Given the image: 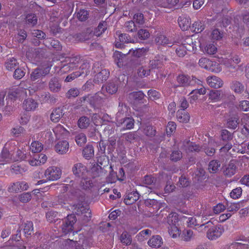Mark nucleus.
<instances>
[{"mask_svg":"<svg viewBox=\"0 0 249 249\" xmlns=\"http://www.w3.org/2000/svg\"><path fill=\"white\" fill-rule=\"evenodd\" d=\"M51 67L52 65L48 63L34 69L30 74V80L32 82L38 81L41 77H45L50 73Z\"/></svg>","mask_w":249,"mask_h":249,"instance_id":"nucleus-1","label":"nucleus"},{"mask_svg":"<svg viewBox=\"0 0 249 249\" xmlns=\"http://www.w3.org/2000/svg\"><path fill=\"white\" fill-rule=\"evenodd\" d=\"M213 222L210 220L200 225L201 227L209 228L207 236L209 239L214 240L220 237L222 232V229L217 226H213Z\"/></svg>","mask_w":249,"mask_h":249,"instance_id":"nucleus-2","label":"nucleus"},{"mask_svg":"<svg viewBox=\"0 0 249 249\" xmlns=\"http://www.w3.org/2000/svg\"><path fill=\"white\" fill-rule=\"evenodd\" d=\"M77 218L74 214L67 215L62 225V231L65 234L69 233L73 230V225L76 223Z\"/></svg>","mask_w":249,"mask_h":249,"instance_id":"nucleus-3","label":"nucleus"},{"mask_svg":"<svg viewBox=\"0 0 249 249\" xmlns=\"http://www.w3.org/2000/svg\"><path fill=\"white\" fill-rule=\"evenodd\" d=\"M74 207H75L74 210H75V213L77 215H82L84 214L83 219L85 222H87L90 220L91 213V211L88 206L85 207L82 204H78L74 205Z\"/></svg>","mask_w":249,"mask_h":249,"instance_id":"nucleus-4","label":"nucleus"},{"mask_svg":"<svg viewBox=\"0 0 249 249\" xmlns=\"http://www.w3.org/2000/svg\"><path fill=\"white\" fill-rule=\"evenodd\" d=\"M61 171L60 168L53 166L48 168L45 171V176L49 180H56L60 178Z\"/></svg>","mask_w":249,"mask_h":249,"instance_id":"nucleus-5","label":"nucleus"},{"mask_svg":"<svg viewBox=\"0 0 249 249\" xmlns=\"http://www.w3.org/2000/svg\"><path fill=\"white\" fill-rule=\"evenodd\" d=\"M72 172L76 178H80L85 176L88 170L87 167L82 163H77L73 165Z\"/></svg>","mask_w":249,"mask_h":249,"instance_id":"nucleus-6","label":"nucleus"},{"mask_svg":"<svg viewBox=\"0 0 249 249\" xmlns=\"http://www.w3.org/2000/svg\"><path fill=\"white\" fill-rule=\"evenodd\" d=\"M80 62V59L78 56L70 58H69V62L64 64L62 67V69L64 71L74 70L78 67Z\"/></svg>","mask_w":249,"mask_h":249,"instance_id":"nucleus-7","label":"nucleus"},{"mask_svg":"<svg viewBox=\"0 0 249 249\" xmlns=\"http://www.w3.org/2000/svg\"><path fill=\"white\" fill-rule=\"evenodd\" d=\"M49 89L51 91L56 93L61 89V84L59 78L57 77H52L49 82Z\"/></svg>","mask_w":249,"mask_h":249,"instance_id":"nucleus-8","label":"nucleus"},{"mask_svg":"<svg viewBox=\"0 0 249 249\" xmlns=\"http://www.w3.org/2000/svg\"><path fill=\"white\" fill-rule=\"evenodd\" d=\"M29 188L27 183L24 181L17 182L13 183L8 188V191L10 192H18L20 190H27Z\"/></svg>","mask_w":249,"mask_h":249,"instance_id":"nucleus-9","label":"nucleus"},{"mask_svg":"<svg viewBox=\"0 0 249 249\" xmlns=\"http://www.w3.org/2000/svg\"><path fill=\"white\" fill-rule=\"evenodd\" d=\"M178 23L182 31H186L191 27V19L184 15L180 16L178 18Z\"/></svg>","mask_w":249,"mask_h":249,"instance_id":"nucleus-10","label":"nucleus"},{"mask_svg":"<svg viewBox=\"0 0 249 249\" xmlns=\"http://www.w3.org/2000/svg\"><path fill=\"white\" fill-rule=\"evenodd\" d=\"M139 194L137 191L128 193L125 196L124 202L127 205H131L139 199Z\"/></svg>","mask_w":249,"mask_h":249,"instance_id":"nucleus-11","label":"nucleus"},{"mask_svg":"<svg viewBox=\"0 0 249 249\" xmlns=\"http://www.w3.org/2000/svg\"><path fill=\"white\" fill-rule=\"evenodd\" d=\"M87 65L85 64H83L82 66H81L79 67V69L81 70V71H77L74 72H73L72 73L68 75L67 77L65 79L66 82H71L73 79H74L75 78H77L80 75H82L83 74H84L85 75H87V72L86 71H85V72L84 71V70L86 68Z\"/></svg>","mask_w":249,"mask_h":249,"instance_id":"nucleus-12","label":"nucleus"},{"mask_svg":"<svg viewBox=\"0 0 249 249\" xmlns=\"http://www.w3.org/2000/svg\"><path fill=\"white\" fill-rule=\"evenodd\" d=\"M239 123V117L237 114L230 116L227 121V127L231 129H235Z\"/></svg>","mask_w":249,"mask_h":249,"instance_id":"nucleus-13","label":"nucleus"},{"mask_svg":"<svg viewBox=\"0 0 249 249\" xmlns=\"http://www.w3.org/2000/svg\"><path fill=\"white\" fill-rule=\"evenodd\" d=\"M177 81L180 86L185 87L194 85L193 81H190V77L184 74L177 76Z\"/></svg>","mask_w":249,"mask_h":249,"instance_id":"nucleus-14","label":"nucleus"},{"mask_svg":"<svg viewBox=\"0 0 249 249\" xmlns=\"http://www.w3.org/2000/svg\"><path fill=\"white\" fill-rule=\"evenodd\" d=\"M207 83L209 85L214 89L221 88L223 85L222 80L215 76H211L207 78Z\"/></svg>","mask_w":249,"mask_h":249,"instance_id":"nucleus-15","label":"nucleus"},{"mask_svg":"<svg viewBox=\"0 0 249 249\" xmlns=\"http://www.w3.org/2000/svg\"><path fill=\"white\" fill-rule=\"evenodd\" d=\"M69 148V143L66 141H59L55 146V151L61 154L66 153Z\"/></svg>","mask_w":249,"mask_h":249,"instance_id":"nucleus-16","label":"nucleus"},{"mask_svg":"<svg viewBox=\"0 0 249 249\" xmlns=\"http://www.w3.org/2000/svg\"><path fill=\"white\" fill-rule=\"evenodd\" d=\"M37 105V103L35 100L32 98H28L24 101L22 107L26 111H29L34 110Z\"/></svg>","mask_w":249,"mask_h":249,"instance_id":"nucleus-17","label":"nucleus"},{"mask_svg":"<svg viewBox=\"0 0 249 249\" xmlns=\"http://www.w3.org/2000/svg\"><path fill=\"white\" fill-rule=\"evenodd\" d=\"M131 52V50H129L126 54L123 53L118 51H116L114 53L113 57L118 67L121 68L123 65L122 61L123 59L126 56V54H129Z\"/></svg>","mask_w":249,"mask_h":249,"instance_id":"nucleus-18","label":"nucleus"},{"mask_svg":"<svg viewBox=\"0 0 249 249\" xmlns=\"http://www.w3.org/2000/svg\"><path fill=\"white\" fill-rule=\"evenodd\" d=\"M162 244V238L159 235L153 236L148 241V245L153 248H159Z\"/></svg>","mask_w":249,"mask_h":249,"instance_id":"nucleus-19","label":"nucleus"},{"mask_svg":"<svg viewBox=\"0 0 249 249\" xmlns=\"http://www.w3.org/2000/svg\"><path fill=\"white\" fill-rule=\"evenodd\" d=\"M145 95L142 91H134L129 93V97L133 99L135 102H142L144 103L143 100Z\"/></svg>","mask_w":249,"mask_h":249,"instance_id":"nucleus-20","label":"nucleus"},{"mask_svg":"<svg viewBox=\"0 0 249 249\" xmlns=\"http://www.w3.org/2000/svg\"><path fill=\"white\" fill-rule=\"evenodd\" d=\"M90 120L86 116H82L79 118L77 121L78 126L81 129H86L89 127Z\"/></svg>","mask_w":249,"mask_h":249,"instance_id":"nucleus-21","label":"nucleus"},{"mask_svg":"<svg viewBox=\"0 0 249 249\" xmlns=\"http://www.w3.org/2000/svg\"><path fill=\"white\" fill-rule=\"evenodd\" d=\"M119 123L124 124L123 129H130L134 126V120L132 117H125L121 119Z\"/></svg>","mask_w":249,"mask_h":249,"instance_id":"nucleus-22","label":"nucleus"},{"mask_svg":"<svg viewBox=\"0 0 249 249\" xmlns=\"http://www.w3.org/2000/svg\"><path fill=\"white\" fill-rule=\"evenodd\" d=\"M196 41H193L191 37H188L185 38L182 45H184L187 51L192 52L196 49Z\"/></svg>","mask_w":249,"mask_h":249,"instance_id":"nucleus-23","label":"nucleus"},{"mask_svg":"<svg viewBox=\"0 0 249 249\" xmlns=\"http://www.w3.org/2000/svg\"><path fill=\"white\" fill-rule=\"evenodd\" d=\"M63 109L60 107L56 108L53 110L50 115L51 121L53 122H57L63 115Z\"/></svg>","mask_w":249,"mask_h":249,"instance_id":"nucleus-24","label":"nucleus"},{"mask_svg":"<svg viewBox=\"0 0 249 249\" xmlns=\"http://www.w3.org/2000/svg\"><path fill=\"white\" fill-rule=\"evenodd\" d=\"M155 40L158 45H167L169 47L172 46V42L164 35H161L158 36Z\"/></svg>","mask_w":249,"mask_h":249,"instance_id":"nucleus-25","label":"nucleus"},{"mask_svg":"<svg viewBox=\"0 0 249 249\" xmlns=\"http://www.w3.org/2000/svg\"><path fill=\"white\" fill-rule=\"evenodd\" d=\"M227 33L224 29H215L213 30L211 34L212 39L215 40H220L222 39L225 35H227Z\"/></svg>","mask_w":249,"mask_h":249,"instance_id":"nucleus-26","label":"nucleus"},{"mask_svg":"<svg viewBox=\"0 0 249 249\" xmlns=\"http://www.w3.org/2000/svg\"><path fill=\"white\" fill-rule=\"evenodd\" d=\"M18 63L17 60L14 57H10L7 58L5 63V65L6 69L9 71H12L13 69L17 68L18 66Z\"/></svg>","mask_w":249,"mask_h":249,"instance_id":"nucleus-27","label":"nucleus"},{"mask_svg":"<svg viewBox=\"0 0 249 249\" xmlns=\"http://www.w3.org/2000/svg\"><path fill=\"white\" fill-rule=\"evenodd\" d=\"M109 72L106 70H102L95 76V80L98 82H103L106 81L109 76Z\"/></svg>","mask_w":249,"mask_h":249,"instance_id":"nucleus-28","label":"nucleus"},{"mask_svg":"<svg viewBox=\"0 0 249 249\" xmlns=\"http://www.w3.org/2000/svg\"><path fill=\"white\" fill-rule=\"evenodd\" d=\"M83 155L86 159H90L94 156V149L92 145H87L83 150Z\"/></svg>","mask_w":249,"mask_h":249,"instance_id":"nucleus-29","label":"nucleus"},{"mask_svg":"<svg viewBox=\"0 0 249 249\" xmlns=\"http://www.w3.org/2000/svg\"><path fill=\"white\" fill-rule=\"evenodd\" d=\"M236 169L235 165L233 163L230 162L228 167L223 171L224 175L227 177H231L235 174Z\"/></svg>","mask_w":249,"mask_h":249,"instance_id":"nucleus-30","label":"nucleus"},{"mask_svg":"<svg viewBox=\"0 0 249 249\" xmlns=\"http://www.w3.org/2000/svg\"><path fill=\"white\" fill-rule=\"evenodd\" d=\"M183 146L185 147H187L188 150L191 152H198L200 150V147L198 145L190 142V141L187 140L183 141Z\"/></svg>","mask_w":249,"mask_h":249,"instance_id":"nucleus-31","label":"nucleus"},{"mask_svg":"<svg viewBox=\"0 0 249 249\" xmlns=\"http://www.w3.org/2000/svg\"><path fill=\"white\" fill-rule=\"evenodd\" d=\"M247 202L246 200H243L238 203H227V210L229 212L237 211L241 207H243V203Z\"/></svg>","mask_w":249,"mask_h":249,"instance_id":"nucleus-32","label":"nucleus"},{"mask_svg":"<svg viewBox=\"0 0 249 249\" xmlns=\"http://www.w3.org/2000/svg\"><path fill=\"white\" fill-rule=\"evenodd\" d=\"M144 204L146 207L158 210L160 208V204L155 199H146L144 200Z\"/></svg>","mask_w":249,"mask_h":249,"instance_id":"nucleus-33","label":"nucleus"},{"mask_svg":"<svg viewBox=\"0 0 249 249\" xmlns=\"http://www.w3.org/2000/svg\"><path fill=\"white\" fill-rule=\"evenodd\" d=\"M37 18L35 14H29L25 18V23L30 26H34L37 24Z\"/></svg>","mask_w":249,"mask_h":249,"instance_id":"nucleus-34","label":"nucleus"},{"mask_svg":"<svg viewBox=\"0 0 249 249\" xmlns=\"http://www.w3.org/2000/svg\"><path fill=\"white\" fill-rule=\"evenodd\" d=\"M75 40L78 41H84L90 38V34L88 32H82L75 34L74 36Z\"/></svg>","mask_w":249,"mask_h":249,"instance_id":"nucleus-35","label":"nucleus"},{"mask_svg":"<svg viewBox=\"0 0 249 249\" xmlns=\"http://www.w3.org/2000/svg\"><path fill=\"white\" fill-rule=\"evenodd\" d=\"M80 186L83 189H89L92 186V180L89 178L83 177L81 178Z\"/></svg>","mask_w":249,"mask_h":249,"instance_id":"nucleus-36","label":"nucleus"},{"mask_svg":"<svg viewBox=\"0 0 249 249\" xmlns=\"http://www.w3.org/2000/svg\"><path fill=\"white\" fill-rule=\"evenodd\" d=\"M108 166L107 164L106 166L104 165L102 166L99 164H97L96 166L94 165L92 168V170L94 172H96L97 175L100 176L103 173L105 174L106 172H107V170L105 168H107Z\"/></svg>","mask_w":249,"mask_h":249,"instance_id":"nucleus-37","label":"nucleus"},{"mask_svg":"<svg viewBox=\"0 0 249 249\" xmlns=\"http://www.w3.org/2000/svg\"><path fill=\"white\" fill-rule=\"evenodd\" d=\"M178 221V214L176 213H171L167 217V223L170 225L176 227V225Z\"/></svg>","mask_w":249,"mask_h":249,"instance_id":"nucleus-38","label":"nucleus"},{"mask_svg":"<svg viewBox=\"0 0 249 249\" xmlns=\"http://www.w3.org/2000/svg\"><path fill=\"white\" fill-rule=\"evenodd\" d=\"M231 89L236 93H241L244 90L243 84L237 81H234L232 83Z\"/></svg>","mask_w":249,"mask_h":249,"instance_id":"nucleus-39","label":"nucleus"},{"mask_svg":"<svg viewBox=\"0 0 249 249\" xmlns=\"http://www.w3.org/2000/svg\"><path fill=\"white\" fill-rule=\"evenodd\" d=\"M220 166V163L218 161L212 160L209 164L208 169L210 173H215L218 171Z\"/></svg>","mask_w":249,"mask_h":249,"instance_id":"nucleus-40","label":"nucleus"},{"mask_svg":"<svg viewBox=\"0 0 249 249\" xmlns=\"http://www.w3.org/2000/svg\"><path fill=\"white\" fill-rule=\"evenodd\" d=\"M177 117L180 123H187L190 119V116L188 113H185V112L182 113V112L179 110L177 112Z\"/></svg>","mask_w":249,"mask_h":249,"instance_id":"nucleus-41","label":"nucleus"},{"mask_svg":"<svg viewBox=\"0 0 249 249\" xmlns=\"http://www.w3.org/2000/svg\"><path fill=\"white\" fill-rule=\"evenodd\" d=\"M120 240L126 245H130L132 242L131 236L127 231H124L121 235Z\"/></svg>","mask_w":249,"mask_h":249,"instance_id":"nucleus-42","label":"nucleus"},{"mask_svg":"<svg viewBox=\"0 0 249 249\" xmlns=\"http://www.w3.org/2000/svg\"><path fill=\"white\" fill-rule=\"evenodd\" d=\"M58 213L56 212L50 211L46 213V218L50 222H55L60 219L58 217Z\"/></svg>","mask_w":249,"mask_h":249,"instance_id":"nucleus-43","label":"nucleus"},{"mask_svg":"<svg viewBox=\"0 0 249 249\" xmlns=\"http://www.w3.org/2000/svg\"><path fill=\"white\" fill-rule=\"evenodd\" d=\"M25 70L23 68H19L18 66L16 69H15L14 72L13 77L16 79H21L25 74Z\"/></svg>","mask_w":249,"mask_h":249,"instance_id":"nucleus-44","label":"nucleus"},{"mask_svg":"<svg viewBox=\"0 0 249 249\" xmlns=\"http://www.w3.org/2000/svg\"><path fill=\"white\" fill-rule=\"evenodd\" d=\"M105 89L107 93L113 94L117 92L118 86L114 82H109L106 85Z\"/></svg>","mask_w":249,"mask_h":249,"instance_id":"nucleus-45","label":"nucleus"},{"mask_svg":"<svg viewBox=\"0 0 249 249\" xmlns=\"http://www.w3.org/2000/svg\"><path fill=\"white\" fill-rule=\"evenodd\" d=\"M148 51V48H138L133 51L132 55L136 56V57L139 58L144 55Z\"/></svg>","mask_w":249,"mask_h":249,"instance_id":"nucleus-46","label":"nucleus"},{"mask_svg":"<svg viewBox=\"0 0 249 249\" xmlns=\"http://www.w3.org/2000/svg\"><path fill=\"white\" fill-rule=\"evenodd\" d=\"M192 28L194 32L200 33L205 29V25L202 21H197L193 24Z\"/></svg>","mask_w":249,"mask_h":249,"instance_id":"nucleus-47","label":"nucleus"},{"mask_svg":"<svg viewBox=\"0 0 249 249\" xmlns=\"http://www.w3.org/2000/svg\"><path fill=\"white\" fill-rule=\"evenodd\" d=\"M221 94V90L213 89L209 93V98L212 100H218L220 99Z\"/></svg>","mask_w":249,"mask_h":249,"instance_id":"nucleus-48","label":"nucleus"},{"mask_svg":"<svg viewBox=\"0 0 249 249\" xmlns=\"http://www.w3.org/2000/svg\"><path fill=\"white\" fill-rule=\"evenodd\" d=\"M46 43H49L51 46L50 47H52L56 51H59L61 49L62 47L60 44V42L57 40L49 38L46 41Z\"/></svg>","mask_w":249,"mask_h":249,"instance_id":"nucleus-49","label":"nucleus"},{"mask_svg":"<svg viewBox=\"0 0 249 249\" xmlns=\"http://www.w3.org/2000/svg\"><path fill=\"white\" fill-rule=\"evenodd\" d=\"M12 159V155L6 149H3L0 155V162L9 161Z\"/></svg>","mask_w":249,"mask_h":249,"instance_id":"nucleus-50","label":"nucleus"},{"mask_svg":"<svg viewBox=\"0 0 249 249\" xmlns=\"http://www.w3.org/2000/svg\"><path fill=\"white\" fill-rule=\"evenodd\" d=\"M76 17L80 21H85L89 17V12L85 9H80L77 12Z\"/></svg>","mask_w":249,"mask_h":249,"instance_id":"nucleus-51","label":"nucleus"},{"mask_svg":"<svg viewBox=\"0 0 249 249\" xmlns=\"http://www.w3.org/2000/svg\"><path fill=\"white\" fill-rule=\"evenodd\" d=\"M221 139L223 141L228 142L233 139V135L226 129H223L221 132Z\"/></svg>","mask_w":249,"mask_h":249,"instance_id":"nucleus-52","label":"nucleus"},{"mask_svg":"<svg viewBox=\"0 0 249 249\" xmlns=\"http://www.w3.org/2000/svg\"><path fill=\"white\" fill-rule=\"evenodd\" d=\"M107 28V23L105 21H102L100 22L98 26V27L96 28V35L99 36L104 33L105 30Z\"/></svg>","mask_w":249,"mask_h":249,"instance_id":"nucleus-53","label":"nucleus"},{"mask_svg":"<svg viewBox=\"0 0 249 249\" xmlns=\"http://www.w3.org/2000/svg\"><path fill=\"white\" fill-rule=\"evenodd\" d=\"M182 154L181 152L179 150H174L170 155V159L173 161L177 162L182 158Z\"/></svg>","mask_w":249,"mask_h":249,"instance_id":"nucleus-54","label":"nucleus"},{"mask_svg":"<svg viewBox=\"0 0 249 249\" xmlns=\"http://www.w3.org/2000/svg\"><path fill=\"white\" fill-rule=\"evenodd\" d=\"M178 183L179 187H187L190 185V181L185 176L182 175L179 177Z\"/></svg>","mask_w":249,"mask_h":249,"instance_id":"nucleus-55","label":"nucleus"},{"mask_svg":"<svg viewBox=\"0 0 249 249\" xmlns=\"http://www.w3.org/2000/svg\"><path fill=\"white\" fill-rule=\"evenodd\" d=\"M80 92L77 88H71L66 93V97L68 99L75 98L79 95Z\"/></svg>","mask_w":249,"mask_h":249,"instance_id":"nucleus-56","label":"nucleus"},{"mask_svg":"<svg viewBox=\"0 0 249 249\" xmlns=\"http://www.w3.org/2000/svg\"><path fill=\"white\" fill-rule=\"evenodd\" d=\"M96 133H99L97 129L96 128V127L91 125L89 127L87 133V135L92 140H95L96 136Z\"/></svg>","mask_w":249,"mask_h":249,"instance_id":"nucleus-57","label":"nucleus"},{"mask_svg":"<svg viewBox=\"0 0 249 249\" xmlns=\"http://www.w3.org/2000/svg\"><path fill=\"white\" fill-rule=\"evenodd\" d=\"M193 237V231L191 230H185L182 233V239L186 242L190 241Z\"/></svg>","mask_w":249,"mask_h":249,"instance_id":"nucleus-58","label":"nucleus"},{"mask_svg":"<svg viewBox=\"0 0 249 249\" xmlns=\"http://www.w3.org/2000/svg\"><path fill=\"white\" fill-rule=\"evenodd\" d=\"M23 231L26 235H31L33 231V223L31 221H27L25 223Z\"/></svg>","mask_w":249,"mask_h":249,"instance_id":"nucleus-59","label":"nucleus"},{"mask_svg":"<svg viewBox=\"0 0 249 249\" xmlns=\"http://www.w3.org/2000/svg\"><path fill=\"white\" fill-rule=\"evenodd\" d=\"M156 180V178L152 176L146 175L144 177L142 183L146 185H154Z\"/></svg>","mask_w":249,"mask_h":249,"instance_id":"nucleus-60","label":"nucleus"},{"mask_svg":"<svg viewBox=\"0 0 249 249\" xmlns=\"http://www.w3.org/2000/svg\"><path fill=\"white\" fill-rule=\"evenodd\" d=\"M161 65V61L158 59L151 60L149 63V68L150 71L153 69H158Z\"/></svg>","mask_w":249,"mask_h":249,"instance_id":"nucleus-61","label":"nucleus"},{"mask_svg":"<svg viewBox=\"0 0 249 249\" xmlns=\"http://www.w3.org/2000/svg\"><path fill=\"white\" fill-rule=\"evenodd\" d=\"M11 170L13 173L16 174H22L25 171L24 168L18 165L17 163H15L11 166Z\"/></svg>","mask_w":249,"mask_h":249,"instance_id":"nucleus-62","label":"nucleus"},{"mask_svg":"<svg viewBox=\"0 0 249 249\" xmlns=\"http://www.w3.org/2000/svg\"><path fill=\"white\" fill-rule=\"evenodd\" d=\"M32 198V196L30 193H23L18 196L19 201L22 203H26L29 201Z\"/></svg>","mask_w":249,"mask_h":249,"instance_id":"nucleus-63","label":"nucleus"},{"mask_svg":"<svg viewBox=\"0 0 249 249\" xmlns=\"http://www.w3.org/2000/svg\"><path fill=\"white\" fill-rule=\"evenodd\" d=\"M33 152L38 153L41 151L43 149L42 145L38 142H34L31 144V148Z\"/></svg>","mask_w":249,"mask_h":249,"instance_id":"nucleus-64","label":"nucleus"}]
</instances>
